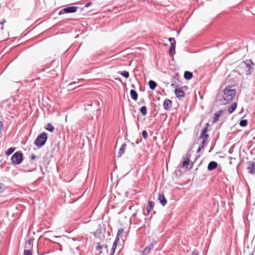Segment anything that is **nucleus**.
Returning a JSON list of instances; mask_svg holds the SVG:
<instances>
[{
  "mask_svg": "<svg viewBox=\"0 0 255 255\" xmlns=\"http://www.w3.org/2000/svg\"><path fill=\"white\" fill-rule=\"evenodd\" d=\"M48 138L47 133L43 132L39 134L34 141V144L38 148H41L46 143Z\"/></svg>",
  "mask_w": 255,
  "mask_h": 255,
  "instance_id": "1",
  "label": "nucleus"
},
{
  "mask_svg": "<svg viewBox=\"0 0 255 255\" xmlns=\"http://www.w3.org/2000/svg\"><path fill=\"white\" fill-rule=\"evenodd\" d=\"M223 93L225 98L226 99L228 103L230 102L235 96L236 91L235 89H231L230 87H226L224 90Z\"/></svg>",
  "mask_w": 255,
  "mask_h": 255,
  "instance_id": "2",
  "label": "nucleus"
},
{
  "mask_svg": "<svg viewBox=\"0 0 255 255\" xmlns=\"http://www.w3.org/2000/svg\"><path fill=\"white\" fill-rule=\"evenodd\" d=\"M23 153L21 151H17L15 152L11 156V162L13 164H20L23 159Z\"/></svg>",
  "mask_w": 255,
  "mask_h": 255,
  "instance_id": "3",
  "label": "nucleus"
},
{
  "mask_svg": "<svg viewBox=\"0 0 255 255\" xmlns=\"http://www.w3.org/2000/svg\"><path fill=\"white\" fill-rule=\"evenodd\" d=\"M245 69L246 70V74L250 75L252 74L254 71V66L255 65L254 63L251 60H247L245 62Z\"/></svg>",
  "mask_w": 255,
  "mask_h": 255,
  "instance_id": "4",
  "label": "nucleus"
},
{
  "mask_svg": "<svg viewBox=\"0 0 255 255\" xmlns=\"http://www.w3.org/2000/svg\"><path fill=\"white\" fill-rule=\"evenodd\" d=\"M79 8L78 6H71L65 7L61 9L59 12V15H61L64 13H74L77 11L78 8Z\"/></svg>",
  "mask_w": 255,
  "mask_h": 255,
  "instance_id": "5",
  "label": "nucleus"
},
{
  "mask_svg": "<svg viewBox=\"0 0 255 255\" xmlns=\"http://www.w3.org/2000/svg\"><path fill=\"white\" fill-rule=\"evenodd\" d=\"M183 89H187V87L185 86L180 88H175L174 90V93L177 98L180 100L182 98H183L185 96V93L183 91Z\"/></svg>",
  "mask_w": 255,
  "mask_h": 255,
  "instance_id": "6",
  "label": "nucleus"
},
{
  "mask_svg": "<svg viewBox=\"0 0 255 255\" xmlns=\"http://www.w3.org/2000/svg\"><path fill=\"white\" fill-rule=\"evenodd\" d=\"M224 93H219L216 95V100L217 102H219L221 105H226L228 103L225 97L224 96Z\"/></svg>",
  "mask_w": 255,
  "mask_h": 255,
  "instance_id": "7",
  "label": "nucleus"
},
{
  "mask_svg": "<svg viewBox=\"0 0 255 255\" xmlns=\"http://www.w3.org/2000/svg\"><path fill=\"white\" fill-rule=\"evenodd\" d=\"M247 167L248 173L250 174H255V161H250L248 162Z\"/></svg>",
  "mask_w": 255,
  "mask_h": 255,
  "instance_id": "8",
  "label": "nucleus"
},
{
  "mask_svg": "<svg viewBox=\"0 0 255 255\" xmlns=\"http://www.w3.org/2000/svg\"><path fill=\"white\" fill-rule=\"evenodd\" d=\"M193 163L191 162L190 163V159L188 158H185L182 162V167H186V169H191L192 168Z\"/></svg>",
  "mask_w": 255,
  "mask_h": 255,
  "instance_id": "9",
  "label": "nucleus"
},
{
  "mask_svg": "<svg viewBox=\"0 0 255 255\" xmlns=\"http://www.w3.org/2000/svg\"><path fill=\"white\" fill-rule=\"evenodd\" d=\"M155 244V242L154 240H153L152 243H150L148 246L145 247V248L143 251V255H147L148 254L150 251L153 249L154 245Z\"/></svg>",
  "mask_w": 255,
  "mask_h": 255,
  "instance_id": "10",
  "label": "nucleus"
},
{
  "mask_svg": "<svg viewBox=\"0 0 255 255\" xmlns=\"http://www.w3.org/2000/svg\"><path fill=\"white\" fill-rule=\"evenodd\" d=\"M5 179H6L5 177H0V194H2L6 189Z\"/></svg>",
  "mask_w": 255,
  "mask_h": 255,
  "instance_id": "11",
  "label": "nucleus"
},
{
  "mask_svg": "<svg viewBox=\"0 0 255 255\" xmlns=\"http://www.w3.org/2000/svg\"><path fill=\"white\" fill-rule=\"evenodd\" d=\"M172 101L169 99H165L164 101L163 104V107L164 109V110L166 111H168L170 109V108L172 107Z\"/></svg>",
  "mask_w": 255,
  "mask_h": 255,
  "instance_id": "12",
  "label": "nucleus"
},
{
  "mask_svg": "<svg viewBox=\"0 0 255 255\" xmlns=\"http://www.w3.org/2000/svg\"><path fill=\"white\" fill-rule=\"evenodd\" d=\"M207 131L208 129H207V127L203 128L201 130V132L198 139H200L201 138L208 139L209 135L207 133Z\"/></svg>",
  "mask_w": 255,
  "mask_h": 255,
  "instance_id": "13",
  "label": "nucleus"
},
{
  "mask_svg": "<svg viewBox=\"0 0 255 255\" xmlns=\"http://www.w3.org/2000/svg\"><path fill=\"white\" fill-rule=\"evenodd\" d=\"M158 199L162 206H164L166 205L167 201L163 194L159 193Z\"/></svg>",
  "mask_w": 255,
  "mask_h": 255,
  "instance_id": "14",
  "label": "nucleus"
},
{
  "mask_svg": "<svg viewBox=\"0 0 255 255\" xmlns=\"http://www.w3.org/2000/svg\"><path fill=\"white\" fill-rule=\"evenodd\" d=\"M218 166L217 162L214 161H210L208 165L207 169L209 171H212L215 169Z\"/></svg>",
  "mask_w": 255,
  "mask_h": 255,
  "instance_id": "15",
  "label": "nucleus"
},
{
  "mask_svg": "<svg viewBox=\"0 0 255 255\" xmlns=\"http://www.w3.org/2000/svg\"><path fill=\"white\" fill-rule=\"evenodd\" d=\"M120 241V238L116 237L115 241L113 243L112 248L111 249V255H114L115 254V250L116 249V248L118 246V244Z\"/></svg>",
  "mask_w": 255,
  "mask_h": 255,
  "instance_id": "16",
  "label": "nucleus"
},
{
  "mask_svg": "<svg viewBox=\"0 0 255 255\" xmlns=\"http://www.w3.org/2000/svg\"><path fill=\"white\" fill-rule=\"evenodd\" d=\"M202 141L201 142V144L198 147L197 150V153L199 152L202 149H203L204 148V147L207 145V143H208V139H205V138H202Z\"/></svg>",
  "mask_w": 255,
  "mask_h": 255,
  "instance_id": "17",
  "label": "nucleus"
},
{
  "mask_svg": "<svg viewBox=\"0 0 255 255\" xmlns=\"http://www.w3.org/2000/svg\"><path fill=\"white\" fill-rule=\"evenodd\" d=\"M176 42L171 43L169 49V54L172 56L175 53Z\"/></svg>",
  "mask_w": 255,
  "mask_h": 255,
  "instance_id": "18",
  "label": "nucleus"
},
{
  "mask_svg": "<svg viewBox=\"0 0 255 255\" xmlns=\"http://www.w3.org/2000/svg\"><path fill=\"white\" fill-rule=\"evenodd\" d=\"M223 113L222 110H220L219 111H218L217 112L214 113V119H213V123H215L219 121L220 117L221 116L222 114Z\"/></svg>",
  "mask_w": 255,
  "mask_h": 255,
  "instance_id": "19",
  "label": "nucleus"
},
{
  "mask_svg": "<svg viewBox=\"0 0 255 255\" xmlns=\"http://www.w3.org/2000/svg\"><path fill=\"white\" fill-rule=\"evenodd\" d=\"M154 203L153 201H148V205L146 207V212H147V214H145V215H148L151 210L154 207Z\"/></svg>",
  "mask_w": 255,
  "mask_h": 255,
  "instance_id": "20",
  "label": "nucleus"
},
{
  "mask_svg": "<svg viewBox=\"0 0 255 255\" xmlns=\"http://www.w3.org/2000/svg\"><path fill=\"white\" fill-rule=\"evenodd\" d=\"M237 107V104L236 103H233L230 107L228 109V112L229 114L233 113L236 109Z\"/></svg>",
  "mask_w": 255,
  "mask_h": 255,
  "instance_id": "21",
  "label": "nucleus"
},
{
  "mask_svg": "<svg viewBox=\"0 0 255 255\" xmlns=\"http://www.w3.org/2000/svg\"><path fill=\"white\" fill-rule=\"evenodd\" d=\"M127 147V144L126 143H123L122 146H121L119 152L118 157H121L124 153L125 150V149Z\"/></svg>",
  "mask_w": 255,
  "mask_h": 255,
  "instance_id": "22",
  "label": "nucleus"
},
{
  "mask_svg": "<svg viewBox=\"0 0 255 255\" xmlns=\"http://www.w3.org/2000/svg\"><path fill=\"white\" fill-rule=\"evenodd\" d=\"M130 95L131 99L134 101H136L138 98V95L136 91L131 89L130 91Z\"/></svg>",
  "mask_w": 255,
  "mask_h": 255,
  "instance_id": "23",
  "label": "nucleus"
},
{
  "mask_svg": "<svg viewBox=\"0 0 255 255\" xmlns=\"http://www.w3.org/2000/svg\"><path fill=\"white\" fill-rule=\"evenodd\" d=\"M184 77L186 80H189L193 77V73L191 72L186 71L184 74Z\"/></svg>",
  "mask_w": 255,
  "mask_h": 255,
  "instance_id": "24",
  "label": "nucleus"
},
{
  "mask_svg": "<svg viewBox=\"0 0 255 255\" xmlns=\"http://www.w3.org/2000/svg\"><path fill=\"white\" fill-rule=\"evenodd\" d=\"M148 85L149 88L152 90H154L157 86V83L154 81L152 80H149L148 82Z\"/></svg>",
  "mask_w": 255,
  "mask_h": 255,
  "instance_id": "25",
  "label": "nucleus"
},
{
  "mask_svg": "<svg viewBox=\"0 0 255 255\" xmlns=\"http://www.w3.org/2000/svg\"><path fill=\"white\" fill-rule=\"evenodd\" d=\"M45 129L49 131L52 132L54 130V127L53 126V125L50 124L48 123L45 126Z\"/></svg>",
  "mask_w": 255,
  "mask_h": 255,
  "instance_id": "26",
  "label": "nucleus"
},
{
  "mask_svg": "<svg viewBox=\"0 0 255 255\" xmlns=\"http://www.w3.org/2000/svg\"><path fill=\"white\" fill-rule=\"evenodd\" d=\"M15 150V147H11L9 148H8L5 151V154L6 155H9L11 154Z\"/></svg>",
  "mask_w": 255,
  "mask_h": 255,
  "instance_id": "27",
  "label": "nucleus"
},
{
  "mask_svg": "<svg viewBox=\"0 0 255 255\" xmlns=\"http://www.w3.org/2000/svg\"><path fill=\"white\" fill-rule=\"evenodd\" d=\"M118 73H119L126 78H128L129 76V72L126 70L123 71H119Z\"/></svg>",
  "mask_w": 255,
  "mask_h": 255,
  "instance_id": "28",
  "label": "nucleus"
},
{
  "mask_svg": "<svg viewBox=\"0 0 255 255\" xmlns=\"http://www.w3.org/2000/svg\"><path fill=\"white\" fill-rule=\"evenodd\" d=\"M84 80L83 79H81V80H79L78 81V82H72L71 83H70V84L68 85V90H72L73 88V87L74 85H75L77 83H80L81 81H83Z\"/></svg>",
  "mask_w": 255,
  "mask_h": 255,
  "instance_id": "29",
  "label": "nucleus"
},
{
  "mask_svg": "<svg viewBox=\"0 0 255 255\" xmlns=\"http://www.w3.org/2000/svg\"><path fill=\"white\" fill-rule=\"evenodd\" d=\"M139 111L143 116H145L147 114V108L145 106H142Z\"/></svg>",
  "mask_w": 255,
  "mask_h": 255,
  "instance_id": "30",
  "label": "nucleus"
},
{
  "mask_svg": "<svg viewBox=\"0 0 255 255\" xmlns=\"http://www.w3.org/2000/svg\"><path fill=\"white\" fill-rule=\"evenodd\" d=\"M240 125L241 127H245L248 125V120L246 119H242L240 122Z\"/></svg>",
  "mask_w": 255,
  "mask_h": 255,
  "instance_id": "31",
  "label": "nucleus"
},
{
  "mask_svg": "<svg viewBox=\"0 0 255 255\" xmlns=\"http://www.w3.org/2000/svg\"><path fill=\"white\" fill-rule=\"evenodd\" d=\"M45 66H46V67L44 68H40L38 70V73H40V72H44L46 69H47V68H50V65H48V64H46L45 65Z\"/></svg>",
  "mask_w": 255,
  "mask_h": 255,
  "instance_id": "32",
  "label": "nucleus"
},
{
  "mask_svg": "<svg viewBox=\"0 0 255 255\" xmlns=\"http://www.w3.org/2000/svg\"><path fill=\"white\" fill-rule=\"evenodd\" d=\"M142 135L144 139H146L148 137V133L145 130H143L142 131Z\"/></svg>",
  "mask_w": 255,
  "mask_h": 255,
  "instance_id": "33",
  "label": "nucleus"
},
{
  "mask_svg": "<svg viewBox=\"0 0 255 255\" xmlns=\"http://www.w3.org/2000/svg\"><path fill=\"white\" fill-rule=\"evenodd\" d=\"M23 254L24 255H32V252L29 250H25Z\"/></svg>",
  "mask_w": 255,
  "mask_h": 255,
  "instance_id": "34",
  "label": "nucleus"
},
{
  "mask_svg": "<svg viewBox=\"0 0 255 255\" xmlns=\"http://www.w3.org/2000/svg\"><path fill=\"white\" fill-rule=\"evenodd\" d=\"M124 232V229L123 228H120L119 229L118 231V233L116 237H119V236L123 233Z\"/></svg>",
  "mask_w": 255,
  "mask_h": 255,
  "instance_id": "35",
  "label": "nucleus"
},
{
  "mask_svg": "<svg viewBox=\"0 0 255 255\" xmlns=\"http://www.w3.org/2000/svg\"><path fill=\"white\" fill-rule=\"evenodd\" d=\"M103 248V246L98 245L96 248V251L100 252V250Z\"/></svg>",
  "mask_w": 255,
  "mask_h": 255,
  "instance_id": "36",
  "label": "nucleus"
},
{
  "mask_svg": "<svg viewBox=\"0 0 255 255\" xmlns=\"http://www.w3.org/2000/svg\"><path fill=\"white\" fill-rule=\"evenodd\" d=\"M168 41L170 42V44L171 43L176 42L174 38H173V37L169 38Z\"/></svg>",
  "mask_w": 255,
  "mask_h": 255,
  "instance_id": "37",
  "label": "nucleus"
},
{
  "mask_svg": "<svg viewBox=\"0 0 255 255\" xmlns=\"http://www.w3.org/2000/svg\"><path fill=\"white\" fill-rule=\"evenodd\" d=\"M171 87H174L175 88H179L178 87V85L177 84V83H173L171 84Z\"/></svg>",
  "mask_w": 255,
  "mask_h": 255,
  "instance_id": "38",
  "label": "nucleus"
},
{
  "mask_svg": "<svg viewBox=\"0 0 255 255\" xmlns=\"http://www.w3.org/2000/svg\"><path fill=\"white\" fill-rule=\"evenodd\" d=\"M198 255V252L196 250H194L192 253L191 255Z\"/></svg>",
  "mask_w": 255,
  "mask_h": 255,
  "instance_id": "39",
  "label": "nucleus"
},
{
  "mask_svg": "<svg viewBox=\"0 0 255 255\" xmlns=\"http://www.w3.org/2000/svg\"><path fill=\"white\" fill-rule=\"evenodd\" d=\"M92 4L91 2H88L85 5V7H88L90 6Z\"/></svg>",
  "mask_w": 255,
  "mask_h": 255,
  "instance_id": "40",
  "label": "nucleus"
},
{
  "mask_svg": "<svg viewBox=\"0 0 255 255\" xmlns=\"http://www.w3.org/2000/svg\"><path fill=\"white\" fill-rule=\"evenodd\" d=\"M142 139L140 138V139H137L135 142L136 144H139L140 142H141Z\"/></svg>",
  "mask_w": 255,
  "mask_h": 255,
  "instance_id": "41",
  "label": "nucleus"
},
{
  "mask_svg": "<svg viewBox=\"0 0 255 255\" xmlns=\"http://www.w3.org/2000/svg\"><path fill=\"white\" fill-rule=\"evenodd\" d=\"M35 158H36V156L34 154H32L31 155V156H30L31 160H34L35 159Z\"/></svg>",
  "mask_w": 255,
  "mask_h": 255,
  "instance_id": "42",
  "label": "nucleus"
},
{
  "mask_svg": "<svg viewBox=\"0 0 255 255\" xmlns=\"http://www.w3.org/2000/svg\"><path fill=\"white\" fill-rule=\"evenodd\" d=\"M190 157H191V154L188 152L187 153L185 158H188V159H190Z\"/></svg>",
  "mask_w": 255,
  "mask_h": 255,
  "instance_id": "43",
  "label": "nucleus"
},
{
  "mask_svg": "<svg viewBox=\"0 0 255 255\" xmlns=\"http://www.w3.org/2000/svg\"><path fill=\"white\" fill-rule=\"evenodd\" d=\"M32 240L31 239H29L28 241V244L29 245H30L31 244V243L32 242Z\"/></svg>",
  "mask_w": 255,
  "mask_h": 255,
  "instance_id": "44",
  "label": "nucleus"
},
{
  "mask_svg": "<svg viewBox=\"0 0 255 255\" xmlns=\"http://www.w3.org/2000/svg\"><path fill=\"white\" fill-rule=\"evenodd\" d=\"M210 127V125L209 123L206 124V126L205 127H207V129H208V127Z\"/></svg>",
  "mask_w": 255,
  "mask_h": 255,
  "instance_id": "45",
  "label": "nucleus"
},
{
  "mask_svg": "<svg viewBox=\"0 0 255 255\" xmlns=\"http://www.w3.org/2000/svg\"><path fill=\"white\" fill-rule=\"evenodd\" d=\"M92 105H93L92 104H87L86 106L87 107H91Z\"/></svg>",
  "mask_w": 255,
  "mask_h": 255,
  "instance_id": "46",
  "label": "nucleus"
},
{
  "mask_svg": "<svg viewBox=\"0 0 255 255\" xmlns=\"http://www.w3.org/2000/svg\"><path fill=\"white\" fill-rule=\"evenodd\" d=\"M136 125H137L138 128H139V124L137 122H136Z\"/></svg>",
  "mask_w": 255,
  "mask_h": 255,
  "instance_id": "47",
  "label": "nucleus"
},
{
  "mask_svg": "<svg viewBox=\"0 0 255 255\" xmlns=\"http://www.w3.org/2000/svg\"><path fill=\"white\" fill-rule=\"evenodd\" d=\"M5 22V20H3V21H2V22H0V24H3V23H4V22Z\"/></svg>",
  "mask_w": 255,
  "mask_h": 255,
  "instance_id": "48",
  "label": "nucleus"
},
{
  "mask_svg": "<svg viewBox=\"0 0 255 255\" xmlns=\"http://www.w3.org/2000/svg\"><path fill=\"white\" fill-rule=\"evenodd\" d=\"M105 247L107 251H108V246L107 245H105Z\"/></svg>",
  "mask_w": 255,
  "mask_h": 255,
  "instance_id": "49",
  "label": "nucleus"
},
{
  "mask_svg": "<svg viewBox=\"0 0 255 255\" xmlns=\"http://www.w3.org/2000/svg\"><path fill=\"white\" fill-rule=\"evenodd\" d=\"M180 33V31H178L177 32V34L178 35Z\"/></svg>",
  "mask_w": 255,
  "mask_h": 255,
  "instance_id": "50",
  "label": "nucleus"
},
{
  "mask_svg": "<svg viewBox=\"0 0 255 255\" xmlns=\"http://www.w3.org/2000/svg\"><path fill=\"white\" fill-rule=\"evenodd\" d=\"M54 62H55L54 60H53V61H51V64H53V63H54Z\"/></svg>",
  "mask_w": 255,
  "mask_h": 255,
  "instance_id": "51",
  "label": "nucleus"
},
{
  "mask_svg": "<svg viewBox=\"0 0 255 255\" xmlns=\"http://www.w3.org/2000/svg\"><path fill=\"white\" fill-rule=\"evenodd\" d=\"M110 255H111V252L110 253Z\"/></svg>",
  "mask_w": 255,
  "mask_h": 255,
  "instance_id": "52",
  "label": "nucleus"
}]
</instances>
